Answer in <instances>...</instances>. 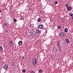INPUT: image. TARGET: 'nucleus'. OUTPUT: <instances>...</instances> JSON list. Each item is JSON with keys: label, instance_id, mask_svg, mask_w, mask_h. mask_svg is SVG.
<instances>
[{"label": "nucleus", "instance_id": "obj_1", "mask_svg": "<svg viewBox=\"0 0 73 73\" xmlns=\"http://www.w3.org/2000/svg\"><path fill=\"white\" fill-rule=\"evenodd\" d=\"M30 35L31 36H33L34 37L35 36L37 37L39 35V31L38 30H36L35 33V31L32 30L30 32Z\"/></svg>", "mask_w": 73, "mask_h": 73}, {"label": "nucleus", "instance_id": "obj_2", "mask_svg": "<svg viewBox=\"0 0 73 73\" xmlns=\"http://www.w3.org/2000/svg\"><path fill=\"white\" fill-rule=\"evenodd\" d=\"M59 35L61 37H64L66 35V34L64 32H61L60 33Z\"/></svg>", "mask_w": 73, "mask_h": 73}, {"label": "nucleus", "instance_id": "obj_3", "mask_svg": "<svg viewBox=\"0 0 73 73\" xmlns=\"http://www.w3.org/2000/svg\"><path fill=\"white\" fill-rule=\"evenodd\" d=\"M36 63L37 60L35 59L33 60L32 62V64H33V65H35Z\"/></svg>", "mask_w": 73, "mask_h": 73}, {"label": "nucleus", "instance_id": "obj_4", "mask_svg": "<svg viewBox=\"0 0 73 73\" xmlns=\"http://www.w3.org/2000/svg\"><path fill=\"white\" fill-rule=\"evenodd\" d=\"M9 44L10 45V46H12L13 45V40H10L9 42Z\"/></svg>", "mask_w": 73, "mask_h": 73}, {"label": "nucleus", "instance_id": "obj_5", "mask_svg": "<svg viewBox=\"0 0 73 73\" xmlns=\"http://www.w3.org/2000/svg\"><path fill=\"white\" fill-rule=\"evenodd\" d=\"M8 66L7 65H5L3 67V68L4 70H7L8 69Z\"/></svg>", "mask_w": 73, "mask_h": 73}, {"label": "nucleus", "instance_id": "obj_6", "mask_svg": "<svg viewBox=\"0 0 73 73\" xmlns=\"http://www.w3.org/2000/svg\"><path fill=\"white\" fill-rule=\"evenodd\" d=\"M18 44L19 46H21V45H22V44H23V41L21 40L19 41L18 42Z\"/></svg>", "mask_w": 73, "mask_h": 73}, {"label": "nucleus", "instance_id": "obj_7", "mask_svg": "<svg viewBox=\"0 0 73 73\" xmlns=\"http://www.w3.org/2000/svg\"><path fill=\"white\" fill-rule=\"evenodd\" d=\"M44 27V26L42 25H40L38 26V28L40 29H42Z\"/></svg>", "mask_w": 73, "mask_h": 73}, {"label": "nucleus", "instance_id": "obj_8", "mask_svg": "<svg viewBox=\"0 0 73 73\" xmlns=\"http://www.w3.org/2000/svg\"><path fill=\"white\" fill-rule=\"evenodd\" d=\"M67 10H68V11H72V7H67Z\"/></svg>", "mask_w": 73, "mask_h": 73}, {"label": "nucleus", "instance_id": "obj_9", "mask_svg": "<svg viewBox=\"0 0 73 73\" xmlns=\"http://www.w3.org/2000/svg\"><path fill=\"white\" fill-rule=\"evenodd\" d=\"M66 42L67 43H69L70 42L69 40L67 39L66 40Z\"/></svg>", "mask_w": 73, "mask_h": 73}, {"label": "nucleus", "instance_id": "obj_10", "mask_svg": "<svg viewBox=\"0 0 73 73\" xmlns=\"http://www.w3.org/2000/svg\"><path fill=\"white\" fill-rule=\"evenodd\" d=\"M64 31L65 32H68V30L67 29V28H66L64 29Z\"/></svg>", "mask_w": 73, "mask_h": 73}, {"label": "nucleus", "instance_id": "obj_11", "mask_svg": "<svg viewBox=\"0 0 73 73\" xmlns=\"http://www.w3.org/2000/svg\"><path fill=\"white\" fill-rule=\"evenodd\" d=\"M20 19L21 20H24V18L23 17H21L20 18Z\"/></svg>", "mask_w": 73, "mask_h": 73}, {"label": "nucleus", "instance_id": "obj_12", "mask_svg": "<svg viewBox=\"0 0 73 73\" xmlns=\"http://www.w3.org/2000/svg\"><path fill=\"white\" fill-rule=\"evenodd\" d=\"M0 50L1 52H3V47L2 46L0 47Z\"/></svg>", "mask_w": 73, "mask_h": 73}, {"label": "nucleus", "instance_id": "obj_13", "mask_svg": "<svg viewBox=\"0 0 73 73\" xmlns=\"http://www.w3.org/2000/svg\"><path fill=\"white\" fill-rule=\"evenodd\" d=\"M69 16H73V13H70L69 14Z\"/></svg>", "mask_w": 73, "mask_h": 73}, {"label": "nucleus", "instance_id": "obj_14", "mask_svg": "<svg viewBox=\"0 0 73 73\" xmlns=\"http://www.w3.org/2000/svg\"><path fill=\"white\" fill-rule=\"evenodd\" d=\"M34 26V25L33 24H31L30 25V27H31V28H32V27H33Z\"/></svg>", "mask_w": 73, "mask_h": 73}, {"label": "nucleus", "instance_id": "obj_15", "mask_svg": "<svg viewBox=\"0 0 73 73\" xmlns=\"http://www.w3.org/2000/svg\"><path fill=\"white\" fill-rule=\"evenodd\" d=\"M58 28L59 29H60L61 28V26L60 25H59L58 26Z\"/></svg>", "mask_w": 73, "mask_h": 73}, {"label": "nucleus", "instance_id": "obj_16", "mask_svg": "<svg viewBox=\"0 0 73 73\" xmlns=\"http://www.w3.org/2000/svg\"><path fill=\"white\" fill-rule=\"evenodd\" d=\"M12 65L13 66H15V62H13L12 63Z\"/></svg>", "mask_w": 73, "mask_h": 73}, {"label": "nucleus", "instance_id": "obj_17", "mask_svg": "<svg viewBox=\"0 0 73 73\" xmlns=\"http://www.w3.org/2000/svg\"><path fill=\"white\" fill-rule=\"evenodd\" d=\"M37 21L38 22H40L41 21V19L40 18H38L37 20Z\"/></svg>", "mask_w": 73, "mask_h": 73}, {"label": "nucleus", "instance_id": "obj_18", "mask_svg": "<svg viewBox=\"0 0 73 73\" xmlns=\"http://www.w3.org/2000/svg\"><path fill=\"white\" fill-rule=\"evenodd\" d=\"M69 5H68V4H66L65 5V6L66 7H69V6H68Z\"/></svg>", "mask_w": 73, "mask_h": 73}, {"label": "nucleus", "instance_id": "obj_19", "mask_svg": "<svg viewBox=\"0 0 73 73\" xmlns=\"http://www.w3.org/2000/svg\"><path fill=\"white\" fill-rule=\"evenodd\" d=\"M17 21V20L16 19H14V22H16V21Z\"/></svg>", "mask_w": 73, "mask_h": 73}, {"label": "nucleus", "instance_id": "obj_20", "mask_svg": "<svg viewBox=\"0 0 73 73\" xmlns=\"http://www.w3.org/2000/svg\"><path fill=\"white\" fill-rule=\"evenodd\" d=\"M25 72H26V70H25V69L23 70V72L24 73H25Z\"/></svg>", "mask_w": 73, "mask_h": 73}, {"label": "nucleus", "instance_id": "obj_21", "mask_svg": "<svg viewBox=\"0 0 73 73\" xmlns=\"http://www.w3.org/2000/svg\"><path fill=\"white\" fill-rule=\"evenodd\" d=\"M39 73H42V70H39Z\"/></svg>", "mask_w": 73, "mask_h": 73}, {"label": "nucleus", "instance_id": "obj_22", "mask_svg": "<svg viewBox=\"0 0 73 73\" xmlns=\"http://www.w3.org/2000/svg\"><path fill=\"white\" fill-rule=\"evenodd\" d=\"M8 25V24L5 23V27H7V25Z\"/></svg>", "mask_w": 73, "mask_h": 73}, {"label": "nucleus", "instance_id": "obj_23", "mask_svg": "<svg viewBox=\"0 0 73 73\" xmlns=\"http://www.w3.org/2000/svg\"><path fill=\"white\" fill-rule=\"evenodd\" d=\"M57 45H58V46H60V44L58 42L57 43Z\"/></svg>", "mask_w": 73, "mask_h": 73}, {"label": "nucleus", "instance_id": "obj_24", "mask_svg": "<svg viewBox=\"0 0 73 73\" xmlns=\"http://www.w3.org/2000/svg\"><path fill=\"white\" fill-rule=\"evenodd\" d=\"M61 21H62L63 22V23H64V21H64V19H62L61 20Z\"/></svg>", "mask_w": 73, "mask_h": 73}, {"label": "nucleus", "instance_id": "obj_25", "mask_svg": "<svg viewBox=\"0 0 73 73\" xmlns=\"http://www.w3.org/2000/svg\"><path fill=\"white\" fill-rule=\"evenodd\" d=\"M22 60H24V56H23L22 57Z\"/></svg>", "mask_w": 73, "mask_h": 73}, {"label": "nucleus", "instance_id": "obj_26", "mask_svg": "<svg viewBox=\"0 0 73 73\" xmlns=\"http://www.w3.org/2000/svg\"><path fill=\"white\" fill-rule=\"evenodd\" d=\"M55 3L56 4H58V2L57 1H56L55 2Z\"/></svg>", "mask_w": 73, "mask_h": 73}, {"label": "nucleus", "instance_id": "obj_27", "mask_svg": "<svg viewBox=\"0 0 73 73\" xmlns=\"http://www.w3.org/2000/svg\"><path fill=\"white\" fill-rule=\"evenodd\" d=\"M31 73H35V72L33 71H32L31 72Z\"/></svg>", "mask_w": 73, "mask_h": 73}, {"label": "nucleus", "instance_id": "obj_28", "mask_svg": "<svg viewBox=\"0 0 73 73\" xmlns=\"http://www.w3.org/2000/svg\"><path fill=\"white\" fill-rule=\"evenodd\" d=\"M72 20H73V16H72Z\"/></svg>", "mask_w": 73, "mask_h": 73}, {"label": "nucleus", "instance_id": "obj_29", "mask_svg": "<svg viewBox=\"0 0 73 73\" xmlns=\"http://www.w3.org/2000/svg\"><path fill=\"white\" fill-rule=\"evenodd\" d=\"M5 32L7 33V31H5Z\"/></svg>", "mask_w": 73, "mask_h": 73}, {"label": "nucleus", "instance_id": "obj_30", "mask_svg": "<svg viewBox=\"0 0 73 73\" xmlns=\"http://www.w3.org/2000/svg\"><path fill=\"white\" fill-rule=\"evenodd\" d=\"M1 12V10H0V12Z\"/></svg>", "mask_w": 73, "mask_h": 73}, {"label": "nucleus", "instance_id": "obj_31", "mask_svg": "<svg viewBox=\"0 0 73 73\" xmlns=\"http://www.w3.org/2000/svg\"><path fill=\"white\" fill-rule=\"evenodd\" d=\"M40 13H42V12H40Z\"/></svg>", "mask_w": 73, "mask_h": 73}]
</instances>
